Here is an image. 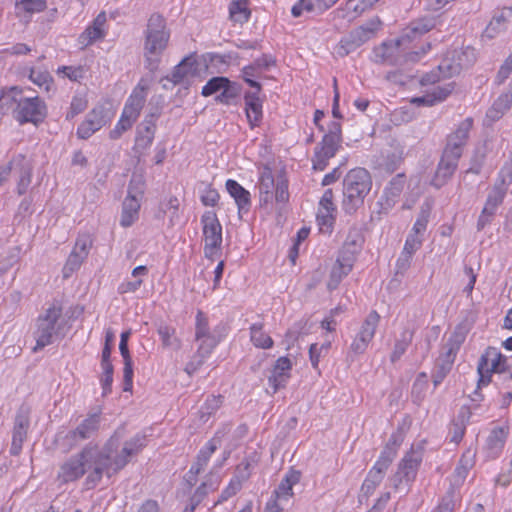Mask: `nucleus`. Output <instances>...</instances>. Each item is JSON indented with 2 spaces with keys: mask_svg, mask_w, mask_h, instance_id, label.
<instances>
[{
  "mask_svg": "<svg viewBox=\"0 0 512 512\" xmlns=\"http://www.w3.org/2000/svg\"><path fill=\"white\" fill-rule=\"evenodd\" d=\"M12 171L18 175L17 193L23 195L27 192L32 178V165L22 154L11 159Z\"/></svg>",
  "mask_w": 512,
  "mask_h": 512,
  "instance_id": "nucleus-22",
  "label": "nucleus"
},
{
  "mask_svg": "<svg viewBox=\"0 0 512 512\" xmlns=\"http://www.w3.org/2000/svg\"><path fill=\"white\" fill-rule=\"evenodd\" d=\"M242 488V485L238 480H234L233 478L230 480L228 486L221 492L218 500L214 503V506L227 501L232 496L236 495Z\"/></svg>",
  "mask_w": 512,
  "mask_h": 512,
  "instance_id": "nucleus-62",
  "label": "nucleus"
},
{
  "mask_svg": "<svg viewBox=\"0 0 512 512\" xmlns=\"http://www.w3.org/2000/svg\"><path fill=\"white\" fill-rule=\"evenodd\" d=\"M111 119V114L103 105L94 107L85 117V120L77 128V136L88 139L95 132L105 126Z\"/></svg>",
  "mask_w": 512,
  "mask_h": 512,
  "instance_id": "nucleus-14",
  "label": "nucleus"
},
{
  "mask_svg": "<svg viewBox=\"0 0 512 512\" xmlns=\"http://www.w3.org/2000/svg\"><path fill=\"white\" fill-rule=\"evenodd\" d=\"M275 185L276 180L273 177L271 169L265 167L261 172L258 182L259 201L261 206L272 203Z\"/></svg>",
  "mask_w": 512,
  "mask_h": 512,
  "instance_id": "nucleus-27",
  "label": "nucleus"
},
{
  "mask_svg": "<svg viewBox=\"0 0 512 512\" xmlns=\"http://www.w3.org/2000/svg\"><path fill=\"white\" fill-rule=\"evenodd\" d=\"M337 208L334 204V194L332 189H326L319 201V207L317 211V221L319 225L326 226L327 228L332 227Z\"/></svg>",
  "mask_w": 512,
  "mask_h": 512,
  "instance_id": "nucleus-23",
  "label": "nucleus"
},
{
  "mask_svg": "<svg viewBox=\"0 0 512 512\" xmlns=\"http://www.w3.org/2000/svg\"><path fill=\"white\" fill-rule=\"evenodd\" d=\"M301 478V473L298 470H289L285 477L281 480L278 487L275 489L273 496L275 500L280 502H288L293 496V486L296 485Z\"/></svg>",
  "mask_w": 512,
  "mask_h": 512,
  "instance_id": "nucleus-25",
  "label": "nucleus"
},
{
  "mask_svg": "<svg viewBox=\"0 0 512 512\" xmlns=\"http://www.w3.org/2000/svg\"><path fill=\"white\" fill-rule=\"evenodd\" d=\"M92 246V239L88 234H81L77 237L75 245L73 247V252H76L83 258H87L90 248Z\"/></svg>",
  "mask_w": 512,
  "mask_h": 512,
  "instance_id": "nucleus-59",
  "label": "nucleus"
},
{
  "mask_svg": "<svg viewBox=\"0 0 512 512\" xmlns=\"http://www.w3.org/2000/svg\"><path fill=\"white\" fill-rule=\"evenodd\" d=\"M428 388V376L426 372H420L415 382L412 386V397L414 398V401L417 403H420L423 398L424 394Z\"/></svg>",
  "mask_w": 512,
  "mask_h": 512,
  "instance_id": "nucleus-47",
  "label": "nucleus"
},
{
  "mask_svg": "<svg viewBox=\"0 0 512 512\" xmlns=\"http://www.w3.org/2000/svg\"><path fill=\"white\" fill-rule=\"evenodd\" d=\"M263 322H257L250 326V340L253 345L261 349H270L273 347L272 338L264 332Z\"/></svg>",
  "mask_w": 512,
  "mask_h": 512,
  "instance_id": "nucleus-35",
  "label": "nucleus"
},
{
  "mask_svg": "<svg viewBox=\"0 0 512 512\" xmlns=\"http://www.w3.org/2000/svg\"><path fill=\"white\" fill-rule=\"evenodd\" d=\"M124 434L125 429L118 428L101 449L97 445L87 444L60 467L58 479L68 483L89 472L86 485L93 488L104 475L111 478L119 473L147 445L146 435L138 433L126 440L119 450L120 440Z\"/></svg>",
  "mask_w": 512,
  "mask_h": 512,
  "instance_id": "nucleus-1",
  "label": "nucleus"
},
{
  "mask_svg": "<svg viewBox=\"0 0 512 512\" xmlns=\"http://www.w3.org/2000/svg\"><path fill=\"white\" fill-rule=\"evenodd\" d=\"M155 131L149 128H138L135 139V146L140 149H147L151 146L154 139Z\"/></svg>",
  "mask_w": 512,
  "mask_h": 512,
  "instance_id": "nucleus-57",
  "label": "nucleus"
},
{
  "mask_svg": "<svg viewBox=\"0 0 512 512\" xmlns=\"http://www.w3.org/2000/svg\"><path fill=\"white\" fill-rule=\"evenodd\" d=\"M219 483L220 480L218 476L210 474L195 490L194 494L190 497V500L193 504L199 505L210 492L217 490Z\"/></svg>",
  "mask_w": 512,
  "mask_h": 512,
  "instance_id": "nucleus-36",
  "label": "nucleus"
},
{
  "mask_svg": "<svg viewBox=\"0 0 512 512\" xmlns=\"http://www.w3.org/2000/svg\"><path fill=\"white\" fill-rule=\"evenodd\" d=\"M292 362L288 357H279L269 376V384L273 387V392L276 393L280 388L285 387L288 379L291 376Z\"/></svg>",
  "mask_w": 512,
  "mask_h": 512,
  "instance_id": "nucleus-24",
  "label": "nucleus"
},
{
  "mask_svg": "<svg viewBox=\"0 0 512 512\" xmlns=\"http://www.w3.org/2000/svg\"><path fill=\"white\" fill-rule=\"evenodd\" d=\"M195 64H196V61L192 55L185 57L177 66H175V68L171 74L170 80L174 84L181 83L183 81V79L185 77H187L192 72L193 66Z\"/></svg>",
  "mask_w": 512,
  "mask_h": 512,
  "instance_id": "nucleus-41",
  "label": "nucleus"
},
{
  "mask_svg": "<svg viewBox=\"0 0 512 512\" xmlns=\"http://www.w3.org/2000/svg\"><path fill=\"white\" fill-rule=\"evenodd\" d=\"M507 366V358L497 348L488 347L481 355L477 365L478 389L488 385L492 381V374Z\"/></svg>",
  "mask_w": 512,
  "mask_h": 512,
  "instance_id": "nucleus-12",
  "label": "nucleus"
},
{
  "mask_svg": "<svg viewBox=\"0 0 512 512\" xmlns=\"http://www.w3.org/2000/svg\"><path fill=\"white\" fill-rule=\"evenodd\" d=\"M204 238V255L209 260L219 257L222 245V226L213 211H206L201 216Z\"/></svg>",
  "mask_w": 512,
  "mask_h": 512,
  "instance_id": "nucleus-9",
  "label": "nucleus"
},
{
  "mask_svg": "<svg viewBox=\"0 0 512 512\" xmlns=\"http://www.w3.org/2000/svg\"><path fill=\"white\" fill-rule=\"evenodd\" d=\"M273 199H275L277 203L282 204L287 203L289 200L288 181L283 175L278 176L276 179Z\"/></svg>",
  "mask_w": 512,
  "mask_h": 512,
  "instance_id": "nucleus-48",
  "label": "nucleus"
},
{
  "mask_svg": "<svg viewBox=\"0 0 512 512\" xmlns=\"http://www.w3.org/2000/svg\"><path fill=\"white\" fill-rule=\"evenodd\" d=\"M473 119L468 117L461 121L456 129L446 137L445 152L461 157L464 147L467 145L470 131L473 128Z\"/></svg>",
  "mask_w": 512,
  "mask_h": 512,
  "instance_id": "nucleus-15",
  "label": "nucleus"
},
{
  "mask_svg": "<svg viewBox=\"0 0 512 512\" xmlns=\"http://www.w3.org/2000/svg\"><path fill=\"white\" fill-rule=\"evenodd\" d=\"M88 106V101L85 96L75 95L73 96L70 107L66 113V119L72 120L77 115L81 114L86 110Z\"/></svg>",
  "mask_w": 512,
  "mask_h": 512,
  "instance_id": "nucleus-50",
  "label": "nucleus"
},
{
  "mask_svg": "<svg viewBox=\"0 0 512 512\" xmlns=\"http://www.w3.org/2000/svg\"><path fill=\"white\" fill-rule=\"evenodd\" d=\"M368 39V34H345L336 45L335 51L340 57H345Z\"/></svg>",
  "mask_w": 512,
  "mask_h": 512,
  "instance_id": "nucleus-30",
  "label": "nucleus"
},
{
  "mask_svg": "<svg viewBox=\"0 0 512 512\" xmlns=\"http://www.w3.org/2000/svg\"><path fill=\"white\" fill-rule=\"evenodd\" d=\"M244 101L246 117L250 127L253 129L259 126L262 120V101L256 93H246Z\"/></svg>",
  "mask_w": 512,
  "mask_h": 512,
  "instance_id": "nucleus-26",
  "label": "nucleus"
},
{
  "mask_svg": "<svg viewBox=\"0 0 512 512\" xmlns=\"http://www.w3.org/2000/svg\"><path fill=\"white\" fill-rule=\"evenodd\" d=\"M101 420V412L89 413L75 429L67 433L66 438L71 441V444H76L95 437L100 429Z\"/></svg>",
  "mask_w": 512,
  "mask_h": 512,
  "instance_id": "nucleus-16",
  "label": "nucleus"
},
{
  "mask_svg": "<svg viewBox=\"0 0 512 512\" xmlns=\"http://www.w3.org/2000/svg\"><path fill=\"white\" fill-rule=\"evenodd\" d=\"M464 341V336L454 333L443 346V351L435 361V366L432 371V381L434 387L440 385L443 380L450 373L456 355Z\"/></svg>",
  "mask_w": 512,
  "mask_h": 512,
  "instance_id": "nucleus-11",
  "label": "nucleus"
},
{
  "mask_svg": "<svg viewBox=\"0 0 512 512\" xmlns=\"http://www.w3.org/2000/svg\"><path fill=\"white\" fill-rule=\"evenodd\" d=\"M15 5L19 12L35 13L46 8V0H16Z\"/></svg>",
  "mask_w": 512,
  "mask_h": 512,
  "instance_id": "nucleus-51",
  "label": "nucleus"
},
{
  "mask_svg": "<svg viewBox=\"0 0 512 512\" xmlns=\"http://www.w3.org/2000/svg\"><path fill=\"white\" fill-rule=\"evenodd\" d=\"M29 78L39 87H45V90L47 91L49 90L52 83V78L46 71H37L32 69Z\"/></svg>",
  "mask_w": 512,
  "mask_h": 512,
  "instance_id": "nucleus-63",
  "label": "nucleus"
},
{
  "mask_svg": "<svg viewBox=\"0 0 512 512\" xmlns=\"http://www.w3.org/2000/svg\"><path fill=\"white\" fill-rule=\"evenodd\" d=\"M405 186L406 176L403 173H399L393 177L384 190L387 200L395 202V199L401 195Z\"/></svg>",
  "mask_w": 512,
  "mask_h": 512,
  "instance_id": "nucleus-42",
  "label": "nucleus"
},
{
  "mask_svg": "<svg viewBox=\"0 0 512 512\" xmlns=\"http://www.w3.org/2000/svg\"><path fill=\"white\" fill-rule=\"evenodd\" d=\"M61 317L62 308L56 305L46 309V311L38 317L37 327L34 332L36 346L33 348V351L41 350L52 344L58 337L63 336L61 335L63 326V321H60Z\"/></svg>",
  "mask_w": 512,
  "mask_h": 512,
  "instance_id": "nucleus-4",
  "label": "nucleus"
},
{
  "mask_svg": "<svg viewBox=\"0 0 512 512\" xmlns=\"http://www.w3.org/2000/svg\"><path fill=\"white\" fill-rule=\"evenodd\" d=\"M222 403H223V396H221V395L209 396L199 410L200 419L203 422L208 421V419L212 415H214L216 413V411L221 407Z\"/></svg>",
  "mask_w": 512,
  "mask_h": 512,
  "instance_id": "nucleus-44",
  "label": "nucleus"
},
{
  "mask_svg": "<svg viewBox=\"0 0 512 512\" xmlns=\"http://www.w3.org/2000/svg\"><path fill=\"white\" fill-rule=\"evenodd\" d=\"M179 200L172 196L165 203L161 204L160 213H170V225L174 226L179 220Z\"/></svg>",
  "mask_w": 512,
  "mask_h": 512,
  "instance_id": "nucleus-52",
  "label": "nucleus"
},
{
  "mask_svg": "<svg viewBox=\"0 0 512 512\" xmlns=\"http://www.w3.org/2000/svg\"><path fill=\"white\" fill-rule=\"evenodd\" d=\"M372 188L370 173L364 168L350 170L343 180L342 208L352 215L364 205V200Z\"/></svg>",
  "mask_w": 512,
  "mask_h": 512,
  "instance_id": "nucleus-3",
  "label": "nucleus"
},
{
  "mask_svg": "<svg viewBox=\"0 0 512 512\" xmlns=\"http://www.w3.org/2000/svg\"><path fill=\"white\" fill-rule=\"evenodd\" d=\"M363 242L364 238L362 234L358 229L354 228L349 231L342 247L360 252Z\"/></svg>",
  "mask_w": 512,
  "mask_h": 512,
  "instance_id": "nucleus-55",
  "label": "nucleus"
},
{
  "mask_svg": "<svg viewBox=\"0 0 512 512\" xmlns=\"http://www.w3.org/2000/svg\"><path fill=\"white\" fill-rule=\"evenodd\" d=\"M508 436V426L494 427L490 431L483 447L485 457L490 460L497 459L502 454Z\"/></svg>",
  "mask_w": 512,
  "mask_h": 512,
  "instance_id": "nucleus-19",
  "label": "nucleus"
},
{
  "mask_svg": "<svg viewBox=\"0 0 512 512\" xmlns=\"http://www.w3.org/2000/svg\"><path fill=\"white\" fill-rule=\"evenodd\" d=\"M134 122L135 120L125 117L124 114H121V117L117 122L116 126L114 127V129L110 131L109 137L113 140L120 138L125 131L129 130L132 127Z\"/></svg>",
  "mask_w": 512,
  "mask_h": 512,
  "instance_id": "nucleus-61",
  "label": "nucleus"
},
{
  "mask_svg": "<svg viewBox=\"0 0 512 512\" xmlns=\"http://www.w3.org/2000/svg\"><path fill=\"white\" fill-rule=\"evenodd\" d=\"M144 194L142 178L133 176L130 180L127 196L122 203L120 225L124 228L132 226L139 219L141 199Z\"/></svg>",
  "mask_w": 512,
  "mask_h": 512,
  "instance_id": "nucleus-10",
  "label": "nucleus"
},
{
  "mask_svg": "<svg viewBox=\"0 0 512 512\" xmlns=\"http://www.w3.org/2000/svg\"><path fill=\"white\" fill-rule=\"evenodd\" d=\"M247 4L248 0H233L229 6L231 20L239 23L247 21L250 16Z\"/></svg>",
  "mask_w": 512,
  "mask_h": 512,
  "instance_id": "nucleus-43",
  "label": "nucleus"
},
{
  "mask_svg": "<svg viewBox=\"0 0 512 512\" xmlns=\"http://www.w3.org/2000/svg\"><path fill=\"white\" fill-rule=\"evenodd\" d=\"M395 458V451L390 447L383 449L378 460L369 470L364 482L361 485L358 501L360 504L367 502L369 497L384 479L385 473Z\"/></svg>",
  "mask_w": 512,
  "mask_h": 512,
  "instance_id": "nucleus-6",
  "label": "nucleus"
},
{
  "mask_svg": "<svg viewBox=\"0 0 512 512\" xmlns=\"http://www.w3.org/2000/svg\"><path fill=\"white\" fill-rule=\"evenodd\" d=\"M14 102L13 117L21 125L32 123L37 126L47 117V105L39 96L14 98Z\"/></svg>",
  "mask_w": 512,
  "mask_h": 512,
  "instance_id": "nucleus-7",
  "label": "nucleus"
},
{
  "mask_svg": "<svg viewBox=\"0 0 512 512\" xmlns=\"http://www.w3.org/2000/svg\"><path fill=\"white\" fill-rule=\"evenodd\" d=\"M358 253V251L345 249L344 247L341 248L339 256L337 258V263L343 264L344 273H349L352 270L353 264L356 260V256Z\"/></svg>",
  "mask_w": 512,
  "mask_h": 512,
  "instance_id": "nucleus-58",
  "label": "nucleus"
},
{
  "mask_svg": "<svg viewBox=\"0 0 512 512\" xmlns=\"http://www.w3.org/2000/svg\"><path fill=\"white\" fill-rule=\"evenodd\" d=\"M430 206L428 204L423 205L417 216V219L411 229L410 234H414L423 237L424 232L427 229V225L430 217Z\"/></svg>",
  "mask_w": 512,
  "mask_h": 512,
  "instance_id": "nucleus-46",
  "label": "nucleus"
},
{
  "mask_svg": "<svg viewBox=\"0 0 512 512\" xmlns=\"http://www.w3.org/2000/svg\"><path fill=\"white\" fill-rule=\"evenodd\" d=\"M461 157L443 151L431 184L437 189L444 186L455 173Z\"/></svg>",
  "mask_w": 512,
  "mask_h": 512,
  "instance_id": "nucleus-18",
  "label": "nucleus"
},
{
  "mask_svg": "<svg viewBox=\"0 0 512 512\" xmlns=\"http://www.w3.org/2000/svg\"><path fill=\"white\" fill-rule=\"evenodd\" d=\"M454 83L450 82L443 86H435L429 91V95L431 100H433V105L438 102L444 101L453 91Z\"/></svg>",
  "mask_w": 512,
  "mask_h": 512,
  "instance_id": "nucleus-56",
  "label": "nucleus"
},
{
  "mask_svg": "<svg viewBox=\"0 0 512 512\" xmlns=\"http://www.w3.org/2000/svg\"><path fill=\"white\" fill-rule=\"evenodd\" d=\"M475 464V451L468 449L462 455L458 466L455 469V483L461 484L466 479L468 472Z\"/></svg>",
  "mask_w": 512,
  "mask_h": 512,
  "instance_id": "nucleus-38",
  "label": "nucleus"
},
{
  "mask_svg": "<svg viewBox=\"0 0 512 512\" xmlns=\"http://www.w3.org/2000/svg\"><path fill=\"white\" fill-rule=\"evenodd\" d=\"M260 457L257 452H252L245 456L242 461L236 466L234 471V480H238L241 485L248 481L253 469L258 465Z\"/></svg>",
  "mask_w": 512,
  "mask_h": 512,
  "instance_id": "nucleus-31",
  "label": "nucleus"
},
{
  "mask_svg": "<svg viewBox=\"0 0 512 512\" xmlns=\"http://www.w3.org/2000/svg\"><path fill=\"white\" fill-rule=\"evenodd\" d=\"M507 190H508V184L506 183L505 178L500 177L497 179V181L493 185L486 200L500 206L504 201V198L507 194Z\"/></svg>",
  "mask_w": 512,
  "mask_h": 512,
  "instance_id": "nucleus-45",
  "label": "nucleus"
},
{
  "mask_svg": "<svg viewBox=\"0 0 512 512\" xmlns=\"http://www.w3.org/2000/svg\"><path fill=\"white\" fill-rule=\"evenodd\" d=\"M212 335L209 330L208 319L202 311L196 315L195 338L201 340L203 337Z\"/></svg>",
  "mask_w": 512,
  "mask_h": 512,
  "instance_id": "nucleus-60",
  "label": "nucleus"
},
{
  "mask_svg": "<svg viewBox=\"0 0 512 512\" xmlns=\"http://www.w3.org/2000/svg\"><path fill=\"white\" fill-rule=\"evenodd\" d=\"M29 426V410L25 407H21L16 414L12 431V443L10 449V453L12 455L16 456L21 452L23 442L27 437Z\"/></svg>",
  "mask_w": 512,
  "mask_h": 512,
  "instance_id": "nucleus-17",
  "label": "nucleus"
},
{
  "mask_svg": "<svg viewBox=\"0 0 512 512\" xmlns=\"http://www.w3.org/2000/svg\"><path fill=\"white\" fill-rule=\"evenodd\" d=\"M226 189L228 193L234 198L239 213L248 212L251 206L250 192L233 179H228L226 181Z\"/></svg>",
  "mask_w": 512,
  "mask_h": 512,
  "instance_id": "nucleus-28",
  "label": "nucleus"
},
{
  "mask_svg": "<svg viewBox=\"0 0 512 512\" xmlns=\"http://www.w3.org/2000/svg\"><path fill=\"white\" fill-rule=\"evenodd\" d=\"M168 42L169 34H147L144 42V63L145 68L150 72L158 70Z\"/></svg>",
  "mask_w": 512,
  "mask_h": 512,
  "instance_id": "nucleus-13",
  "label": "nucleus"
},
{
  "mask_svg": "<svg viewBox=\"0 0 512 512\" xmlns=\"http://www.w3.org/2000/svg\"><path fill=\"white\" fill-rule=\"evenodd\" d=\"M208 357L202 354L200 351H196L191 360L185 366V372L191 376L204 364Z\"/></svg>",
  "mask_w": 512,
  "mask_h": 512,
  "instance_id": "nucleus-64",
  "label": "nucleus"
},
{
  "mask_svg": "<svg viewBox=\"0 0 512 512\" xmlns=\"http://www.w3.org/2000/svg\"><path fill=\"white\" fill-rule=\"evenodd\" d=\"M414 337V329L404 328L398 339L394 343L393 350L390 355L392 363L397 362L407 351Z\"/></svg>",
  "mask_w": 512,
  "mask_h": 512,
  "instance_id": "nucleus-34",
  "label": "nucleus"
},
{
  "mask_svg": "<svg viewBox=\"0 0 512 512\" xmlns=\"http://www.w3.org/2000/svg\"><path fill=\"white\" fill-rule=\"evenodd\" d=\"M459 499V494L456 492L455 488L451 486L442 497L437 507L445 512H453Z\"/></svg>",
  "mask_w": 512,
  "mask_h": 512,
  "instance_id": "nucleus-53",
  "label": "nucleus"
},
{
  "mask_svg": "<svg viewBox=\"0 0 512 512\" xmlns=\"http://www.w3.org/2000/svg\"><path fill=\"white\" fill-rule=\"evenodd\" d=\"M512 30V7L496 10L486 27V32Z\"/></svg>",
  "mask_w": 512,
  "mask_h": 512,
  "instance_id": "nucleus-29",
  "label": "nucleus"
},
{
  "mask_svg": "<svg viewBox=\"0 0 512 512\" xmlns=\"http://www.w3.org/2000/svg\"><path fill=\"white\" fill-rule=\"evenodd\" d=\"M341 142L332 140L331 138H322V141L316 146L312 159L313 169L323 171L331 158L338 151Z\"/></svg>",
  "mask_w": 512,
  "mask_h": 512,
  "instance_id": "nucleus-20",
  "label": "nucleus"
},
{
  "mask_svg": "<svg viewBox=\"0 0 512 512\" xmlns=\"http://www.w3.org/2000/svg\"><path fill=\"white\" fill-rule=\"evenodd\" d=\"M147 89L148 86L144 84L143 80H140L125 103L122 111L125 117L137 120L146 102Z\"/></svg>",
  "mask_w": 512,
  "mask_h": 512,
  "instance_id": "nucleus-21",
  "label": "nucleus"
},
{
  "mask_svg": "<svg viewBox=\"0 0 512 512\" xmlns=\"http://www.w3.org/2000/svg\"><path fill=\"white\" fill-rule=\"evenodd\" d=\"M241 93V87L238 83L229 80V83L222 88L221 92L216 96L218 103L225 105L235 104Z\"/></svg>",
  "mask_w": 512,
  "mask_h": 512,
  "instance_id": "nucleus-40",
  "label": "nucleus"
},
{
  "mask_svg": "<svg viewBox=\"0 0 512 512\" xmlns=\"http://www.w3.org/2000/svg\"><path fill=\"white\" fill-rule=\"evenodd\" d=\"M371 7V2L367 0H347L344 7L341 8L342 16L351 21Z\"/></svg>",
  "mask_w": 512,
  "mask_h": 512,
  "instance_id": "nucleus-39",
  "label": "nucleus"
},
{
  "mask_svg": "<svg viewBox=\"0 0 512 512\" xmlns=\"http://www.w3.org/2000/svg\"><path fill=\"white\" fill-rule=\"evenodd\" d=\"M119 350L124 362L123 368V390L131 391L133 387V362L129 353L128 343L120 341Z\"/></svg>",
  "mask_w": 512,
  "mask_h": 512,
  "instance_id": "nucleus-33",
  "label": "nucleus"
},
{
  "mask_svg": "<svg viewBox=\"0 0 512 512\" xmlns=\"http://www.w3.org/2000/svg\"><path fill=\"white\" fill-rule=\"evenodd\" d=\"M219 441L216 438L211 439L199 451L195 463L191 466V474H200L208 464L210 457L217 450Z\"/></svg>",
  "mask_w": 512,
  "mask_h": 512,
  "instance_id": "nucleus-32",
  "label": "nucleus"
},
{
  "mask_svg": "<svg viewBox=\"0 0 512 512\" xmlns=\"http://www.w3.org/2000/svg\"><path fill=\"white\" fill-rule=\"evenodd\" d=\"M229 83V79L223 76L211 78L202 88L201 94L205 97L220 93L222 88Z\"/></svg>",
  "mask_w": 512,
  "mask_h": 512,
  "instance_id": "nucleus-49",
  "label": "nucleus"
},
{
  "mask_svg": "<svg viewBox=\"0 0 512 512\" xmlns=\"http://www.w3.org/2000/svg\"><path fill=\"white\" fill-rule=\"evenodd\" d=\"M85 258L77 254L76 252L71 251L68 259L63 267L62 273L64 278H69L75 271H77Z\"/></svg>",
  "mask_w": 512,
  "mask_h": 512,
  "instance_id": "nucleus-54",
  "label": "nucleus"
},
{
  "mask_svg": "<svg viewBox=\"0 0 512 512\" xmlns=\"http://www.w3.org/2000/svg\"><path fill=\"white\" fill-rule=\"evenodd\" d=\"M423 459V449L421 447H412L408 451L402 460L398 464L397 471L390 478L392 486L395 490L401 489L405 485L406 493L409 491V487L415 480L418 469Z\"/></svg>",
  "mask_w": 512,
  "mask_h": 512,
  "instance_id": "nucleus-8",
  "label": "nucleus"
},
{
  "mask_svg": "<svg viewBox=\"0 0 512 512\" xmlns=\"http://www.w3.org/2000/svg\"><path fill=\"white\" fill-rule=\"evenodd\" d=\"M475 61L476 52L471 46L449 50L437 66V69L423 75L420 83L423 86L431 85L442 78H451L460 74L462 70L471 67Z\"/></svg>",
  "mask_w": 512,
  "mask_h": 512,
  "instance_id": "nucleus-2",
  "label": "nucleus"
},
{
  "mask_svg": "<svg viewBox=\"0 0 512 512\" xmlns=\"http://www.w3.org/2000/svg\"><path fill=\"white\" fill-rule=\"evenodd\" d=\"M410 41L408 34L395 40L384 41L374 48L372 60L377 64L388 65H398L402 58H405L407 61H418L420 59L418 51L406 52V49L403 47L406 43H410Z\"/></svg>",
  "mask_w": 512,
  "mask_h": 512,
  "instance_id": "nucleus-5",
  "label": "nucleus"
},
{
  "mask_svg": "<svg viewBox=\"0 0 512 512\" xmlns=\"http://www.w3.org/2000/svg\"><path fill=\"white\" fill-rule=\"evenodd\" d=\"M379 321L380 315L375 310L371 311L361 324L357 336L370 343L374 338Z\"/></svg>",
  "mask_w": 512,
  "mask_h": 512,
  "instance_id": "nucleus-37",
  "label": "nucleus"
}]
</instances>
